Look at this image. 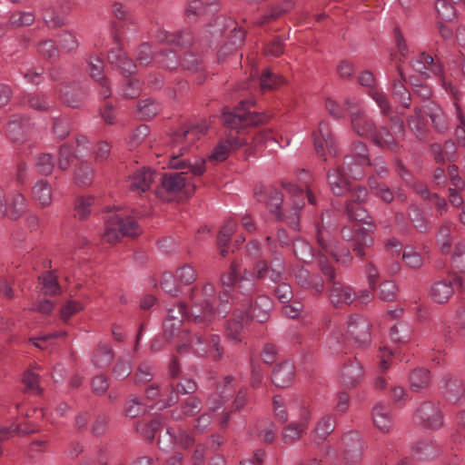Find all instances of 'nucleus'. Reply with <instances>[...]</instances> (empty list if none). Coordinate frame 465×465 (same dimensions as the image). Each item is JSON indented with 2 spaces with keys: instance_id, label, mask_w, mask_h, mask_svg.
Instances as JSON below:
<instances>
[{
  "instance_id": "393cba45",
  "label": "nucleus",
  "mask_w": 465,
  "mask_h": 465,
  "mask_svg": "<svg viewBox=\"0 0 465 465\" xmlns=\"http://www.w3.org/2000/svg\"><path fill=\"white\" fill-rule=\"evenodd\" d=\"M341 442L344 447V464L341 465H351L357 462L361 459V450L363 449L360 433L351 431L343 436Z\"/></svg>"
},
{
  "instance_id": "2eb2a0df",
  "label": "nucleus",
  "mask_w": 465,
  "mask_h": 465,
  "mask_svg": "<svg viewBox=\"0 0 465 465\" xmlns=\"http://www.w3.org/2000/svg\"><path fill=\"white\" fill-rule=\"evenodd\" d=\"M358 83L367 88V94L376 103L382 114L389 115L391 106L386 94L376 85L373 74L368 70L361 72L358 76Z\"/></svg>"
},
{
  "instance_id": "09e8293b",
  "label": "nucleus",
  "mask_w": 465,
  "mask_h": 465,
  "mask_svg": "<svg viewBox=\"0 0 465 465\" xmlns=\"http://www.w3.org/2000/svg\"><path fill=\"white\" fill-rule=\"evenodd\" d=\"M94 171L89 162L82 161L76 164L74 170V183L78 186H88L92 183Z\"/></svg>"
},
{
  "instance_id": "4468645a",
  "label": "nucleus",
  "mask_w": 465,
  "mask_h": 465,
  "mask_svg": "<svg viewBox=\"0 0 465 465\" xmlns=\"http://www.w3.org/2000/svg\"><path fill=\"white\" fill-rule=\"evenodd\" d=\"M207 127L204 123L193 124L181 132L175 133L172 137L173 143L177 150L173 148V152L176 155H179L180 159H183L184 153L189 149L191 145L194 143L202 135L205 134Z\"/></svg>"
},
{
  "instance_id": "2f4dec72",
  "label": "nucleus",
  "mask_w": 465,
  "mask_h": 465,
  "mask_svg": "<svg viewBox=\"0 0 465 465\" xmlns=\"http://www.w3.org/2000/svg\"><path fill=\"white\" fill-rule=\"evenodd\" d=\"M219 10L218 4H205L203 0H189L185 15L189 20H194L197 17L213 15Z\"/></svg>"
},
{
  "instance_id": "b1692460",
  "label": "nucleus",
  "mask_w": 465,
  "mask_h": 465,
  "mask_svg": "<svg viewBox=\"0 0 465 465\" xmlns=\"http://www.w3.org/2000/svg\"><path fill=\"white\" fill-rule=\"evenodd\" d=\"M363 376V368L355 356L353 360L344 363L340 371V383L347 389L355 388Z\"/></svg>"
},
{
  "instance_id": "6e6d98bb",
  "label": "nucleus",
  "mask_w": 465,
  "mask_h": 465,
  "mask_svg": "<svg viewBox=\"0 0 465 465\" xmlns=\"http://www.w3.org/2000/svg\"><path fill=\"white\" fill-rule=\"evenodd\" d=\"M411 327L404 322H400L392 326L390 330V339L393 342L406 343L411 340Z\"/></svg>"
},
{
  "instance_id": "aec40b11",
  "label": "nucleus",
  "mask_w": 465,
  "mask_h": 465,
  "mask_svg": "<svg viewBox=\"0 0 465 465\" xmlns=\"http://www.w3.org/2000/svg\"><path fill=\"white\" fill-rule=\"evenodd\" d=\"M236 387V380L234 377L228 375L225 376L216 387V391L207 400V407L210 411H214L218 410L223 402L230 399Z\"/></svg>"
},
{
  "instance_id": "4d7b16f0",
  "label": "nucleus",
  "mask_w": 465,
  "mask_h": 465,
  "mask_svg": "<svg viewBox=\"0 0 465 465\" xmlns=\"http://www.w3.org/2000/svg\"><path fill=\"white\" fill-rule=\"evenodd\" d=\"M175 279L181 286L191 285L197 279L195 269L190 264H183L175 271Z\"/></svg>"
},
{
  "instance_id": "e433bc0d",
  "label": "nucleus",
  "mask_w": 465,
  "mask_h": 465,
  "mask_svg": "<svg viewBox=\"0 0 465 465\" xmlns=\"http://www.w3.org/2000/svg\"><path fill=\"white\" fill-rule=\"evenodd\" d=\"M396 69L399 77L392 80L391 92L393 96L401 102L402 106L409 108L411 105V94L403 84L405 78L401 64H397Z\"/></svg>"
},
{
  "instance_id": "c85d7f7f",
  "label": "nucleus",
  "mask_w": 465,
  "mask_h": 465,
  "mask_svg": "<svg viewBox=\"0 0 465 465\" xmlns=\"http://www.w3.org/2000/svg\"><path fill=\"white\" fill-rule=\"evenodd\" d=\"M248 322L249 315L244 314L243 311L235 305L232 316L227 322L225 327L228 338L235 342L241 341Z\"/></svg>"
},
{
  "instance_id": "4c0bfd02",
  "label": "nucleus",
  "mask_w": 465,
  "mask_h": 465,
  "mask_svg": "<svg viewBox=\"0 0 465 465\" xmlns=\"http://www.w3.org/2000/svg\"><path fill=\"white\" fill-rule=\"evenodd\" d=\"M250 137H252V147H258L264 144L266 147H270V150L272 151H274L276 146L283 147V145L272 135V132L267 129L252 130ZM287 144H289L288 141L284 143V146H287Z\"/></svg>"
},
{
  "instance_id": "a211bd4d",
  "label": "nucleus",
  "mask_w": 465,
  "mask_h": 465,
  "mask_svg": "<svg viewBox=\"0 0 465 465\" xmlns=\"http://www.w3.org/2000/svg\"><path fill=\"white\" fill-rule=\"evenodd\" d=\"M314 147L317 154L326 161V154H336V144L334 137L327 121L319 124L317 131L313 133Z\"/></svg>"
},
{
  "instance_id": "13d9d810",
  "label": "nucleus",
  "mask_w": 465,
  "mask_h": 465,
  "mask_svg": "<svg viewBox=\"0 0 465 465\" xmlns=\"http://www.w3.org/2000/svg\"><path fill=\"white\" fill-rule=\"evenodd\" d=\"M59 48L62 52L69 54L76 51L79 42L76 34L74 31H63L58 35Z\"/></svg>"
},
{
  "instance_id": "ddd939ff",
  "label": "nucleus",
  "mask_w": 465,
  "mask_h": 465,
  "mask_svg": "<svg viewBox=\"0 0 465 465\" xmlns=\"http://www.w3.org/2000/svg\"><path fill=\"white\" fill-rule=\"evenodd\" d=\"M462 284V279L457 273H449L446 277L435 281L430 289V298L438 303H444Z\"/></svg>"
},
{
  "instance_id": "39448f33",
  "label": "nucleus",
  "mask_w": 465,
  "mask_h": 465,
  "mask_svg": "<svg viewBox=\"0 0 465 465\" xmlns=\"http://www.w3.org/2000/svg\"><path fill=\"white\" fill-rule=\"evenodd\" d=\"M315 238L318 244V253L311 243L305 240L298 239L293 242V252L300 261L310 262L313 258H317L319 264L321 261L327 264L325 256L328 254L337 262L344 265L351 262L352 256L350 251L341 248L340 242L331 238L329 229L323 225V223H316Z\"/></svg>"
},
{
  "instance_id": "5701e85b",
  "label": "nucleus",
  "mask_w": 465,
  "mask_h": 465,
  "mask_svg": "<svg viewBox=\"0 0 465 465\" xmlns=\"http://www.w3.org/2000/svg\"><path fill=\"white\" fill-rule=\"evenodd\" d=\"M403 132H404L403 123L401 121H398L395 124V134H396V135H398V134L402 135ZM371 140L379 147L388 149L392 152H397L399 149L397 136H394L385 127H381L379 129L375 128L374 133L371 136Z\"/></svg>"
},
{
  "instance_id": "052dcab7",
  "label": "nucleus",
  "mask_w": 465,
  "mask_h": 465,
  "mask_svg": "<svg viewBox=\"0 0 465 465\" xmlns=\"http://www.w3.org/2000/svg\"><path fill=\"white\" fill-rule=\"evenodd\" d=\"M38 54L48 60H54L59 57L60 48L52 39L41 40L36 46Z\"/></svg>"
},
{
  "instance_id": "4be33fe9",
  "label": "nucleus",
  "mask_w": 465,
  "mask_h": 465,
  "mask_svg": "<svg viewBox=\"0 0 465 465\" xmlns=\"http://www.w3.org/2000/svg\"><path fill=\"white\" fill-rule=\"evenodd\" d=\"M371 324L361 315H351L348 320V333L361 346H366L371 339Z\"/></svg>"
},
{
  "instance_id": "a18cd8bd",
  "label": "nucleus",
  "mask_w": 465,
  "mask_h": 465,
  "mask_svg": "<svg viewBox=\"0 0 465 465\" xmlns=\"http://www.w3.org/2000/svg\"><path fill=\"white\" fill-rule=\"evenodd\" d=\"M58 92L60 93V97L63 103L73 108L79 107L85 95L83 89H75L74 85L61 87L58 89Z\"/></svg>"
},
{
  "instance_id": "f257e3e1",
  "label": "nucleus",
  "mask_w": 465,
  "mask_h": 465,
  "mask_svg": "<svg viewBox=\"0 0 465 465\" xmlns=\"http://www.w3.org/2000/svg\"><path fill=\"white\" fill-rule=\"evenodd\" d=\"M215 289L212 283H206L202 289L193 288L190 297V305L179 303L176 307L168 310L163 322V336L167 341L178 335L183 320L193 322L194 330L193 340L190 347L200 356L209 354L213 359L218 360L223 355L220 346V337L212 332L211 328L215 312L213 302Z\"/></svg>"
},
{
  "instance_id": "c03bdc74",
  "label": "nucleus",
  "mask_w": 465,
  "mask_h": 465,
  "mask_svg": "<svg viewBox=\"0 0 465 465\" xmlns=\"http://www.w3.org/2000/svg\"><path fill=\"white\" fill-rule=\"evenodd\" d=\"M155 37L161 43H167L178 46H185L192 43V35L189 31L170 34L165 30H159L156 32Z\"/></svg>"
},
{
  "instance_id": "bb28decb",
  "label": "nucleus",
  "mask_w": 465,
  "mask_h": 465,
  "mask_svg": "<svg viewBox=\"0 0 465 465\" xmlns=\"http://www.w3.org/2000/svg\"><path fill=\"white\" fill-rule=\"evenodd\" d=\"M114 47L111 48L107 54V60L110 64L117 67L124 74H131L134 72L135 64L128 58L123 51L118 37L113 35Z\"/></svg>"
},
{
  "instance_id": "3c124183",
  "label": "nucleus",
  "mask_w": 465,
  "mask_h": 465,
  "mask_svg": "<svg viewBox=\"0 0 465 465\" xmlns=\"http://www.w3.org/2000/svg\"><path fill=\"white\" fill-rule=\"evenodd\" d=\"M42 18L49 28H57L66 24V17L58 8L48 6L42 12Z\"/></svg>"
},
{
  "instance_id": "cd10ccee",
  "label": "nucleus",
  "mask_w": 465,
  "mask_h": 465,
  "mask_svg": "<svg viewBox=\"0 0 465 465\" xmlns=\"http://www.w3.org/2000/svg\"><path fill=\"white\" fill-rule=\"evenodd\" d=\"M4 190L0 187V218L8 215L11 219L18 218L25 208V198L18 192L14 193L8 202L4 200Z\"/></svg>"
},
{
  "instance_id": "e2e57ef3",
  "label": "nucleus",
  "mask_w": 465,
  "mask_h": 465,
  "mask_svg": "<svg viewBox=\"0 0 465 465\" xmlns=\"http://www.w3.org/2000/svg\"><path fill=\"white\" fill-rule=\"evenodd\" d=\"M371 191L385 203H391L394 194L391 190L385 184L380 183L375 176H371L368 180Z\"/></svg>"
},
{
  "instance_id": "5fc2aeb1",
  "label": "nucleus",
  "mask_w": 465,
  "mask_h": 465,
  "mask_svg": "<svg viewBox=\"0 0 465 465\" xmlns=\"http://www.w3.org/2000/svg\"><path fill=\"white\" fill-rule=\"evenodd\" d=\"M283 83V79L266 68L259 78V88L262 92L271 91Z\"/></svg>"
},
{
  "instance_id": "f3484780",
  "label": "nucleus",
  "mask_w": 465,
  "mask_h": 465,
  "mask_svg": "<svg viewBox=\"0 0 465 465\" xmlns=\"http://www.w3.org/2000/svg\"><path fill=\"white\" fill-rule=\"evenodd\" d=\"M258 200L265 202L266 206L270 212L275 213L276 219L282 220L284 218H289L292 220L290 222L291 224L296 223L297 213H295L293 206V212L290 214L286 213L285 208H283L282 211H280L283 201V194L279 189L273 187L267 188L264 193H261V195L258 197Z\"/></svg>"
},
{
  "instance_id": "8fccbe9b",
  "label": "nucleus",
  "mask_w": 465,
  "mask_h": 465,
  "mask_svg": "<svg viewBox=\"0 0 465 465\" xmlns=\"http://www.w3.org/2000/svg\"><path fill=\"white\" fill-rule=\"evenodd\" d=\"M35 21L34 12L30 11H15L11 14L7 22V27L11 29L30 26Z\"/></svg>"
},
{
  "instance_id": "20e7f679",
  "label": "nucleus",
  "mask_w": 465,
  "mask_h": 465,
  "mask_svg": "<svg viewBox=\"0 0 465 465\" xmlns=\"http://www.w3.org/2000/svg\"><path fill=\"white\" fill-rule=\"evenodd\" d=\"M169 165L181 172H169L161 178V185L156 189V195L163 201H181L191 196L196 188V181L205 171L203 159H180L174 152L169 156Z\"/></svg>"
},
{
  "instance_id": "ea45409f",
  "label": "nucleus",
  "mask_w": 465,
  "mask_h": 465,
  "mask_svg": "<svg viewBox=\"0 0 465 465\" xmlns=\"http://www.w3.org/2000/svg\"><path fill=\"white\" fill-rule=\"evenodd\" d=\"M440 383L449 401H456L465 392L463 382L450 375L444 376Z\"/></svg>"
},
{
  "instance_id": "0e129e2a",
  "label": "nucleus",
  "mask_w": 465,
  "mask_h": 465,
  "mask_svg": "<svg viewBox=\"0 0 465 465\" xmlns=\"http://www.w3.org/2000/svg\"><path fill=\"white\" fill-rule=\"evenodd\" d=\"M306 428L307 425L305 422H292L286 425L282 430V439L284 443H292L298 440Z\"/></svg>"
},
{
  "instance_id": "58836bf2",
  "label": "nucleus",
  "mask_w": 465,
  "mask_h": 465,
  "mask_svg": "<svg viewBox=\"0 0 465 465\" xmlns=\"http://www.w3.org/2000/svg\"><path fill=\"white\" fill-rule=\"evenodd\" d=\"M250 137H252V147H258L264 144L266 147H270V150L272 151H274L276 146L283 147V145L272 135V132L267 129L252 130ZM287 144H289L288 141L284 143V146H287Z\"/></svg>"
},
{
  "instance_id": "c756f323",
  "label": "nucleus",
  "mask_w": 465,
  "mask_h": 465,
  "mask_svg": "<svg viewBox=\"0 0 465 465\" xmlns=\"http://www.w3.org/2000/svg\"><path fill=\"white\" fill-rule=\"evenodd\" d=\"M156 179V174L150 168H143L134 172L128 179L130 191L142 193L150 189L152 183Z\"/></svg>"
},
{
  "instance_id": "dca6fc26",
  "label": "nucleus",
  "mask_w": 465,
  "mask_h": 465,
  "mask_svg": "<svg viewBox=\"0 0 465 465\" xmlns=\"http://www.w3.org/2000/svg\"><path fill=\"white\" fill-rule=\"evenodd\" d=\"M342 239L351 242L353 252L357 256L363 258L365 256V249L372 245L373 239L360 224H354L352 228L344 227L341 230Z\"/></svg>"
},
{
  "instance_id": "9d476101",
  "label": "nucleus",
  "mask_w": 465,
  "mask_h": 465,
  "mask_svg": "<svg viewBox=\"0 0 465 465\" xmlns=\"http://www.w3.org/2000/svg\"><path fill=\"white\" fill-rule=\"evenodd\" d=\"M346 110L350 114L351 125L352 130L360 136H372L375 126L373 122L368 118L363 109L354 99L347 98L345 100Z\"/></svg>"
},
{
  "instance_id": "680f3d73",
  "label": "nucleus",
  "mask_w": 465,
  "mask_h": 465,
  "mask_svg": "<svg viewBox=\"0 0 465 465\" xmlns=\"http://www.w3.org/2000/svg\"><path fill=\"white\" fill-rule=\"evenodd\" d=\"M430 381V372L425 369H415L410 375L411 387L414 391L426 388Z\"/></svg>"
},
{
  "instance_id": "7ed1b4c3",
  "label": "nucleus",
  "mask_w": 465,
  "mask_h": 465,
  "mask_svg": "<svg viewBox=\"0 0 465 465\" xmlns=\"http://www.w3.org/2000/svg\"><path fill=\"white\" fill-rule=\"evenodd\" d=\"M249 102H242L232 112L224 111L223 113V121L229 133L226 137L213 148L209 156L213 163H220L227 159L229 154L242 146H246V151L252 149V130L247 133L244 129L248 126L262 123L264 116L257 114L250 110Z\"/></svg>"
},
{
  "instance_id": "423d86ee",
  "label": "nucleus",
  "mask_w": 465,
  "mask_h": 465,
  "mask_svg": "<svg viewBox=\"0 0 465 465\" xmlns=\"http://www.w3.org/2000/svg\"><path fill=\"white\" fill-rule=\"evenodd\" d=\"M141 229L136 220L123 212L110 213L105 218L102 239L108 243H115L124 236H137Z\"/></svg>"
},
{
  "instance_id": "6ab92c4d",
  "label": "nucleus",
  "mask_w": 465,
  "mask_h": 465,
  "mask_svg": "<svg viewBox=\"0 0 465 465\" xmlns=\"http://www.w3.org/2000/svg\"><path fill=\"white\" fill-rule=\"evenodd\" d=\"M215 24L217 28L211 32L213 35H222L229 29L231 32L230 40L223 48L224 53L231 52L242 45L244 41L245 32L240 28L237 29L232 20L220 16L215 20Z\"/></svg>"
},
{
  "instance_id": "0eeeda50",
  "label": "nucleus",
  "mask_w": 465,
  "mask_h": 465,
  "mask_svg": "<svg viewBox=\"0 0 465 465\" xmlns=\"http://www.w3.org/2000/svg\"><path fill=\"white\" fill-rule=\"evenodd\" d=\"M196 389L197 385L193 381L184 379L176 383H170L162 392L158 386L152 385L146 390V397L153 400L160 395L163 407H168L177 402L179 395L193 393Z\"/></svg>"
},
{
  "instance_id": "a878e982",
  "label": "nucleus",
  "mask_w": 465,
  "mask_h": 465,
  "mask_svg": "<svg viewBox=\"0 0 465 465\" xmlns=\"http://www.w3.org/2000/svg\"><path fill=\"white\" fill-rule=\"evenodd\" d=\"M350 170L346 166L337 165L330 170L327 174L329 186L335 195H342L350 188Z\"/></svg>"
},
{
  "instance_id": "412c9836",
  "label": "nucleus",
  "mask_w": 465,
  "mask_h": 465,
  "mask_svg": "<svg viewBox=\"0 0 465 465\" xmlns=\"http://www.w3.org/2000/svg\"><path fill=\"white\" fill-rule=\"evenodd\" d=\"M411 65L413 70L425 78L431 76L440 77L442 74V66L439 61H436L430 54L420 53L415 56Z\"/></svg>"
},
{
  "instance_id": "79ce46f5",
  "label": "nucleus",
  "mask_w": 465,
  "mask_h": 465,
  "mask_svg": "<svg viewBox=\"0 0 465 465\" xmlns=\"http://www.w3.org/2000/svg\"><path fill=\"white\" fill-rule=\"evenodd\" d=\"M431 152L437 163L454 161L456 155V145L451 140L445 142L443 145L434 143L431 145Z\"/></svg>"
},
{
  "instance_id": "473e14b6",
  "label": "nucleus",
  "mask_w": 465,
  "mask_h": 465,
  "mask_svg": "<svg viewBox=\"0 0 465 465\" xmlns=\"http://www.w3.org/2000/svg\"><path fill=\"white\" fill-rule=\"evenodd\" d=\"M424 113L430 117L433 128L440 134L449 129V123L441 107L434 102H428L423 106Z\"/></svg>"
},
{
  "instance_id": "7c9ffc66",
  "label": "nucleus",
  "mask_w": 465,
  "mask_h": 465,
  "mask_svg": "<svg viewBox=\"0 0 465 465\" xmlns=\"http://www.w3.org/2000/svg\"><path fill=\"white\" fill-rule=\"evenodd\" d=\"M374 427L382 433H389L393 422L390 407L383 403H377L371 412Z\"/></svg>"
},
{
  "instance_id": "9b49d317",
  "label": "nucleus",
  "mask_w": 465,
  "mask_h": 465,
  "mask_svg": "<svg viewBox=\"0 0 465 465\" xmlns=\"http://www.w3.org/2000/svg\"><path fill=\"white\" fill-rule=\"evenodd\" d=\"M343 165L350 170L353 179L362 176L363 168L370 165L368 149L364 143L357 141L352 143L351 153L345 156Z\"/></svg>"
},
{
  "instance_id": "603ef678",
  "label": "nucleus",
  "mask_w": 465,
  "mask_h": 465,
  "mask_svg": "<svg viewBox=\"0 0 465 465\" xmlns=\"http://www.w3.org/2000/svg\"><path fill=\"white\" fill-rule=\"evenodd\" d=\"M236 227V223L232 220H229L221 229L217 237V245L222 256H225L228 253L226 245L230 242L231 235L235 232Z\"/></svg>"
},
{
  "instance_id": "1a4fd4ad",
  "label": "nucleus",
  "mask_w": 465,
  "mask_h": 465,
  "mask_svg": "<svg viewBox=\"0 0 465 465\" xmlns=\"http://www.w3.org/2000/svg\"><path fill=\"white\" fill-rule=\"evenodd\" d=\"M297 177L299 182L306 188V192L292 183H282V188L292 200L295 213L299 212L304 206L305 199H307L310 203L315 204V197L309 189V184L312 181L311 173L305 170H302Z\"/></svg>"
},
{
  "instance_id": "a19ab883",
  "label": "nucleus",
  "mask_w": 465,
  "mask_h": 465,
  "mask_svg": "<svg viewBox=\"0 0 465 465\" xmlns=\"http://www.w3.org/2000/svg\"><path fill=\"white\" fill-rule=\"evenodd\" d=\"M456 230V224L452 222H445L439 229L437 234V244L444 254L450 253L451 250L452 234Z\"/></svg>"
},
{
  "instance_id": "6e6552de",
  "label": "nucleus",
  "mask_w": 465,
  "mask_h": 465,
  "mask_svg": "<svg viewBox=\"0 0 465 465\" xmlns=\"http://www.w3.org/2000/svg\"><path fill=\"white\" fill-rule=\"evenodd\" d=\"M320 269L325 274L331 286L329 291V299L333 305L351 304L356 298L353 289L335 280V272L329 264L320 262Z\"/></svg>"
},
{
  "instance_id": "37998d69",
  "label": "nucleus",
  "mask_w": 465,
  "mask_h": 465,
  "mask_svg": "<svg viewBox=\"0 0 465 465\" xmlns=\"http://www.w3.org/2000/svg\"><path fill=\"white\" fill-rule=\"evenodd\" d=\"M32 198L41 207H47L52 203V186L44 180H40L32 188Z\"/></svg>"
},
{
  "instance_id": "bf43d9fd",
  "label": "nucleus",
  "mask_w": 465,
  "mask_h": 465,
  "mask_svg": "<svg viewBox=\"0 0 465 465\" xmlns=\"http://www.w3.org/2000/svg\"><path fill=\"white\" fill-rule=\"evenodd\" d=\"M94 198L93 196H79L74 203V217L84 220L92 212Z\"/></svg>"
},
{
  "instance_id": "f8f14e48",
  "label": "nucleus",
  "mask_w": 465,
  "mask_h": 465,
  "mask_svg": "<svg viewBox=\"0 0 465 465\" xmlns=\"http://www.w3.org/2000/svg\"><path fill=\"white\" fill-rule=\"evenodd\" d=\"M414 420L424 429L436 430L443 425V415L438 404L424 401L417 409Z\"/></svg>"
},
{
  "instance_id": "864d4df0",
  "label": "nucleus",
  "mask_w": 465,
  "mask_h": 465,
  "mask_svg": "<svg viewBox=\"0 0 465 465\" xmlns=\"http://www.w3.org/2000/svg\"><path fill=\"white\" fill-rule=\"evenodd\" d=\"M114 360V351L111 348L105 345H100L93 355V364L99 368H107Z\"/></svg>"
},
{
  "instance_id": "338daca9",
  "label": "nucleus",
  "mask_w": 465,
  "mask_h": 465,
  "mask_svg": "<svg viewBox=\"0 0 465 465\" xmlns=\"http://www.w3.org/2000/svg\"><path fill=\"white\" fill-rule=\"evenodd\" d=\"M158 445L161 450V453L157 455V460L162 465H183V457L182 453L175 452L171 455H167V446L163 443V441L159 439Z\"/></svg>"
},
{
  "instance_id": "c9c22d12",
  "label": "nucleus",
  "mask_w": 465,
  "mask_h": 465,
  "mask_svg": "<svg viewBox=\"0 0 465 465\" xmlns=\"http://www.w3.org/2000/svg\"><path fill=\"white\" fill-rule=\"evenodd\" d=\"M28 121L20 115H12L5 126L6 135L14 142H22L28 128Z\"/></svg>"
},
{
  "instance_id": "49530a36",
  "label": "nucleus",
  "mask_w": 465,
  "mask_h": 465,
  "mask_svg": "<svg viewBox=\"0 0 465 465\" xmlns=\"http://www.w3.org/2000/svg\"><path fill=\"white\" fill-rule=\"evenodd\" d=\"M408 125L418 139L425 138L428 133V125L424 120L421 108L415 107L413 114L408 118Z\"/></svg>"
},
{
  "instance_id": "f03ea898",
  "label": "nucleus",
  "mask_w": 465,
  "mask_h": 465,
  "mask_svg": "<svg viewBox=\"0 0 465 465\" xmlns=\"http://www.w3.org/2000/svg\"><path fill=\"white\" fill-rule=\"evenodd\" d=\"M274 257L269 266L265 261L258 262L254 266V272H252L243 270L242 272L240 267L236 263H232L230 272L223 274L221 278L223 291L219 295V306L217 314L222 315L228 312L231 308L228 306L229 301L241 308L244 314L249 315L250 319H254L258 322H264L269 317V312L272 309V302L267 296H259L255 304L252 305L250 295L254 291L253 279H269L277 282L282 278L285 269L284 262L278 257L276 251H272Z\"/></svg>"
},
{
  "instance_id": "de8ad7c7",
  "label": "nucleus",
  "mask_w": 465,
  "mask_h": 465,
  "mask_svg": "<svg viewBox=\"0 0 465 465\" xmlns=\"http://www.w3.org/2000/svg\"><path fill=\"white\" fill-rule=\"evenodd\" d=\"M336 425V420L333 415L328 414L322 417L317 423L313 430V440L317 443L326 440V438L331 433Z\"/></svg>"
},
{
  "instance_id": "69168bd1",
  "label": "nucleus",
  "mask_w": 465,
  "mask_h": 465,
  "mask_svg": "<svg viewBox=\"0 0 465 465\" xmlns=\"http://www.w3.org/2000/svg\"><path fill=\"white\" fill-rule=\"evenodd\" d=\"M86 64H87V72L90 75V77L95 82L103 77H104V61L96 56L90 54L86 58Z\"/></svg>"
},
{
  "instance_id": "774afa93",
  "label": "nucleus",
  "mask_w": 465,
  "mask_h": 465,
  "mask_svg": "<svg viewBox=\"0 0 465 465\" xmlns=\"http://www.w3.org/2000/svg\"><path fill=\"white\" fill-rule=\"evenodd\" d=\"M457 424L459 429L451 435V443L457 448L465 450V410L457 415Z\"/></svg>"
},
{
  "instance_id": "72a5a7b5",
  "label": "nucleus",
  "mask_w": 465,
  "mask_h": 465,
  "mask_svg": "<svg viewBox=\"0 0 465 465\" xmlns=\"http://www.w3.org/2000/svg\"><path fill=\"white\" fill-rule=\"evenodd\" d=\"M202 401L197 397H188L179 407L172 411L171 417L174 420H182L194 416L201 411Z\"/></svg>"
},
{
  "instance_id": "f704fd0d",
  "label": "nucleus",
  "mask_w": 465,
  "mask_h": 465,
  "mask_svg": "<svg viewBox=\"0 0 465 465\" xmlns=\"http://www.w3.org/2000/svg\"><path fill=\"white\" fill-rule=\"evenodd\" d=\"M295 368L292 361H286L280 364L272 372V382L275 386L284 388L293 381Z\"/></svg>"
}]
</instances>
